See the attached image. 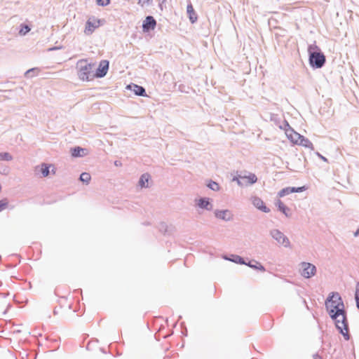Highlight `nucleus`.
I'll list each match as a JSON object with an SVG mask.
<instances>
[{
  "label": "nucleus",
  "instance_id": "a211bd4d",
  "mask_svg": "<svg viewBox=\"0 0 359 359\" xmlns=\"http://www.w3.org/2000/svg\"><path fill=\"white\" fill-rule=\"evenodd\" d=\"M245 265H246L253 269L260 271L262 272H264L266 271L265 267L259 262H257L255 259H251V260L248 261V262H245Z\"/></svg>",
  "mask_w": 359,
  "mask_h": 359
},
{
  "label": "nucleus",
  "instance_id": "f8f14e48",
  "mask_svg": "<svg viewBox=\"0 0 359 359\" xmlns=\"http://www.w3.org/2000/svg\"><path fill=\"white\" fill-rule=\"evenodd\" d=\"M217 219L229 222L233 219V214L229 210H216L214 212Z\"/></svg>",
  "mask_w": 359,
  "mask_h": 359
},
{
  "label": "nucleus",
  "instance_id": "8fccbe9b",
  "mask_svg": "<svg viewBox=\"0 0 359 359\" xmlns=\"http://www.w3.org/2000/svg\"><path fill=\"white\" fill-rule=\"evenodd\" d=\"M38 336L41 337V336H42V334H40V333H39V334H38Z\"/></svg>",
  "mask_w": 359,
  "mask_h": 359
},
{
  "label": "nucleus",
  "instance_id": "f257e3e1",
  "mask_svg": "<svg viewBox=\"0 0 359 359\" xmlns=\"http://www.w3.org/2000/svg\"><path fill=\"white\" fill-rule=\"evenodd\" d=\"M326 311L334 321L335 327L339 333L341 334L346 341L351 338L349 333L347 311L345 309L341 297L337 292H331L327 297L325 302Z\"/></svg>",
  "mask_w": 359,
  "mask_h": 359
},
{
  "label": "nucleus",
  "instance_id": "79ce46f5",
  "mask_svg": "<svg viewBox=\"0 0 359 359\" xmlns=\"http://www.w3.org/2000/svg\"><path fill=\"white\" fill-rule=\"evenodd\" d=\"M355 299L357 308L359 309V297Z\"/></svg>",
  "mask_w": 359,
  "mask_h": 359
},
{
  "label": "nucleus",
  "instance_id": "412c9836",
  "mask_svg": "<svg viewBox=\"0 0 359 359\" xmlns=\"http://www.w3.org/2000/svg\"><path fill=\"white\" fill-rule=\"evenodd\" d=\"M297 145L302 146L305 148L311 149V150H313V143L306 137L304 135H301L299 142L297 143Z\"/></svg>",
  "mask_w": 359,
  "mask_h": 359
},
{
  "label": "nucleus",
  "instance_id": "4c0bfd02",
  "mask_svg": "<svg viewBox=\"0 0 359 359\" xmlns=\"http://www.w3.org/2000/svg\"><path fill=\"white\" fill-rule=\"evenodd\" d=\"M359 297V282L357 283L355 292V299Z\"/></svg>",
  "mask_w": 359,
  "mask_h": 359
},
{
  "label": "nucleus",
  "instance_id": "37998d69",
  "mask_svg": "<svg viewBox=\"0 0 359 359\" xmlns=\"http://www.w3.org/2000/svg\"><path fill=\"white\" fill-rule=\"evenodd\" d=\"M355 237H357L359 235V229H358L353 233Z\"/></svg>",
  "mask_w": 359,
  "mask_h": 359
},
{
  "label": "nucleus",
  "instance_id": "0eeeda50",
  "mask_svg": "<svg viewBox=\"0 0 359 359\" xmlns=\"http://www.w3.org/2000/svg\"><path fill=\"white\" fill-rule=\"evenodd\" d=\"M302 276L305 278H310L316 273V267L314 264L309 262H302Z\"/></svg>",
  "mask_w": 359,
  "mask_h": 359
},
{
  "label": "nucleus",
  "instance_id": "ea45409f",
  "mask_svg": "<svg viewBox=\"0 0 359 359\" xmlns=\"http://www.w3.org/2000/svg\"><path fill=\"white\" fill-rule=\"evenodd\" d=\"M313 359H322V357L318 353H316L313 355Z\"/></svg>",
  "mask_w": 359,
  "mask_h": 359
},
{
  "label": "nucleus",
  "instance_id": "6e6552de",
  "mask_svg": "<svg viewBox=\"0 0 359 359\" xmlns=\"http://www.w3.org/2000/svg\"><path fill=\"white\" fill-rule=\"evenodd\" d=\"M156 20L151 15H147L142 22V31L145 33L153 31L156 27Z\"/></svg>",
  "mask_w": 359,
  "mask_h": 359
},
{
  "label": "nucleus",
  "instance_id": "393cba45",
  "mask_svg": "<svg viewBox=\"0 0 359 359\" xmlns=\"http://www.w3.org/2000/svg\"><path fill=\"white\" fill-rule=\"evenodd\" d=\"M257 177L253 173H250L248 176H246L247 186L254 184L257 182Z\"/></svg>",
  "mask_w": 359,
  "mask_h": 359
},
{
  "label": "nucleus",
  "instance_id": "e433bc0d",
  "mask_svg": "<svg viewBox=\"0 0 359 359\" xmlns=\"http://www.w3.org/2000/svg\"><path fill=\"white\" fill-rule=\"evenodd\" d=\"M62 48V46H52L50 48H49L48 49V52H51V51H55V50H60Z\"/></svg>",
  "mask_w": 359,
  "mask_h": 359
},
{
  "label": "nucleus",
  "instance_id": "a19ab883",
  "mask_svg": "<svg viewBox=\"0 0 359 359\" xmlns=\"http://www.w3.org/2000/svg\"><path fill=\"white\" fill-rule=\"evenodd\" d=\"M114 165H115L116 166H119V165H121V163L119 161H114Z\"/></svg>",
  "mask_w": 359,
  "mask_h": 359
},
{
  "label": "nucleus",
  "instance_id": "473e14b6",
  "mask_svg": "<svg viewBox=\"0 0 359 359\" xmlns=\"http://www.w3.org/2000/svg\"><path fill=\"white\" fill-rule=\"evenodd\" d=\"M9 169L6 165H0V173L2 175H8Z\"/></svg>",
  "mask_w": 359,
  "mask_h": 359
},
{
  "label": "nucleus",
  "instance_id": "4468645a",
  "mask_svg": "<svg viewBox=\"0 0 359 359\" xmlns=\"http://www.w3.org/2000/svg\"><path fill=\"white\" fill-rule=\"evenodd\" d=\"M187 13L188 18L191 24H194L198 20V14L195 11L193 5L191 2H189L187 6Z\"/></svg>",
  "mask_w": 359,
  "mask_h": 359
},
{
  "label": "nucleus",
  "instance_id": "5701e85b",
  "mask_svg": "<svg viewBox=\"0 0 359 359\" xmlns=\"http://www.w3.org/2000/svg\"><path fill=\"white\" fill-rule=\"evenodd\" d=\"M233 181H236L238 184V185H239L240 187H244V186H247V183H246V176H240V175H238V176H234L233 177Z\"/></svg>",
  "mask_w": 359,
  "mask_h": 359
},
{
  "label": "nucleus",
  "instance_id": "2f4dec72",
  "mask_svg": "<svg viewBox=\"0 0 359 359\" xmlns=\"http://www.w3.org/2000/svg\"><path fill=\"white\" fill-rule=\"evenodd\" d=\"M167 224L165 222H161L158 225L159 231L163 233H167Z\"/></svg>",
  "mask_w": 359,
  "mask_h": 359
},
{
  "label": "nucleus",
  "instance_id": "49530a36",
  "mask_svg": "<svg viewBox=\"0 0 359 359\" xmlns=\"http://www.w3.org/2000/svg\"><path fill=\"white\" fill-rule=\"evenodd\" d=\"M90 342H89V343L87 344V349H89V348H90Z\"/></svg>",
  "mask_w": 359,
  "mask_h": 359
},
{
  "label": "nucleus",
  "instance_id": "09e8293b",
  "mask_svg": "<svg viewBox=\"0 0 359 359\" xmlns=\"http://www.w3.org/2000/svg\"><path fill=\"white\" fill-rule=\"evenodd\" d=\"M298 161H299V162H301V161H302L301 158H298Z\"/></svg>",
  "mask_w": 359,
  "mask_h": 359
},
{
  "label": "nucleus",
  "instance_id": "c9c22d12",
  "mask_svg": "<svg viewBox=\"0 0 359 359\" xmlns=\"http://www.w3.org/2000/svg\"><path fill=\"white\" fill-rule=\"evenodd\" d=\"M280 128H283L285 132H286V129L292 128L286 120L283 121V126H280Z\"/></svg>",
  "mask_w": 359,
  "mask_h": 359
},
{
  "label": "nucleus",
  "instance_id": "1a4fd4ad",
  "mask_svg": "<svg viewBox=\"0 0 359 359\" xmlns=\"http://www.w3.org/2000/svg\"><path fill=\"white\" fill-rule=\"evenodd\" d=\"M307 187L306 186L302 187H287L285 188L282 189L278 193V196L279 197H284L287 195H289L292 193H301L304 191L306 190Z\"/></svg>",
  "mask_w": 359,
  "mask_h": 359
},
{
  "label": "nucleus",
  "instance_id": "7ed1b4c3",
  "mask_svg": "<svg viewBox=\"0 0 359 359\" xmlns=\"http://www.w3.org/2000/svg\"><path fill=\"white\" fill-rule=\"evenodd\" d=\"M95 64L88 63L87 60H80L76 63L77 75L83 81H90L94 79L93 68Z\"/></svg>",
  "mask_w": 359,
  "mask_h": 359
},
{
  "label": "nucleus",
  "instance_id": "f3484780",
  "mask_svg": "<svg viewBox=\"0 0 359 359\" xmlns=\"http://www.w3.org/2000/svg\"><path fill=\"white\" fill-rule=\"evenodd\" d=\"M87 149L81 147L76 146L71 149V156L73 158L83 157L86 154Z\"/></svg>",
  "mask_w": 359,
  "mask_h": 359
},
{
  "label": "nucleus",
  "instance_id": "20e7f679",
  "mask_svg": "<svg viewBox=\"0 0 359 359\" xmlns=\"http://www.w3.org/2000/svg\"><path fill=\"white\" fill-rule=\"evenodd\" d=\"M104 20L96 18L95 16H90L86 22L84 33L86 35L92 34L95 30L103 24Z\"/></svg>",
  "mask_w": 359,
  "mask_h": 359
},
{
  "label": "nucleus",
  "instance_id": "a878e982",
  "mask_svg": "<svg viewBox=\"0 0 359 359\" xmlns=\"http://www.w3.org/2000/svg\"><path fill=\"white\" fill-rule=\"evenodd\" d=\"M90 180H91V176L88 172H84L80 175L79 180L86 184H89Z\"/></svg>",
  "mask_w": 359,
  "mask_h": 359
},
{
  "label": "nucleus",
  "instance_id": "cd10ccee",
  "mask_svg": "<svg viewBox=\"0 0 359 359\" xmlns=\"http://www.w3.org/2000/svg\"><path fill=\"white\" fill-rule=\"evenodd\" d=\"M20 26H21V29H20L19 32L22 35H25L31 30L29 26L27 25L21 24Z\"/></svg>",
  "mask_w": 359,
  "mask_h": 359
},
{
  "label": "nucleus",
  "instance_id": "4be33fe9",
  "mask_svg": "<svg viewBox=\"0 0 359 359\" xmlns=\"http://www.w3.org/2000/svg\"><path fill=\"white\" fill-rule=\"evenodd\" d=\"M206 186L210 189H211L214 191H217L220 189L219 184L217 182L213 181L212 180H208L206 182Z\"/></svg>",
  "mask_w": 359,
  "mask_h": 359
},
{
  "label": "nucleus",
  "instance_id": "dca6fc26",
  "mask_svg": "<svg viewBox=\"0 0 359 359\" xmlns=\"http://www.w3.org/2000/svg\"><path fill=\"white\" fill-rule=\"evenodd\" d=\"M287 138L294 144H297L302 135L294 130L293 128L286 129Z\"/></svg>",
  "mask_w": 359,
  "mask_h": 359
},
{
  "label": "nucleus",
  "instance_id": "423d86ee",
  "mask_svg": "<svg viewBox=\"0 0 359 359\" xmlns=\"http://www.w3.org/2000/svg\"><path fill=\"white\" fill-rule=\"evenodd\" d=\"M109 67V61L106 60H102L100 62L97 68L94 72V74H93L94 79L95 78L101 79V78L104 77L106 76V74H107Z\"/></svg>",
  "mask_w": 359,
  "mask_h": 359
},
{
  "label": "nucleus",
  "instance_id": "72a5a7b5",
  "mask_svg": "<svg viewBox=\"0 0 359 359\" xmlns=\"http://www.w3.org/2000/svg\"><path fill=\"white\" fill-rule=\"evenodd\" d=\"M96 2L100 6H106L110 4V0H96Z\"/></svg>",
  "mask_w": 359,
  "mask_h": 359
},
{
  "label": "nucleus",
  "instance_id": "aec40b11",
  "mask_svg": "<svg viewBox=\"0 0 359 359\" xmlns=\"http://www.w3.org/2000/svg\"><path fill=\"white\" fill-rule=\"evenodd\" d=\"M275 204L278 210L284 214L285 217H289L290 216L288 213L290 209L286 206L281 200L278 199Z\"/></svg>",
  "mask_w": 359,
  "mask_h": 359
},
{
  "label": "nucleus",
  "instance_id": "6ab92c4d",
  "mask_svg": "<svg viewBox=\"0 0 359 359\" xmlns=\"http://www.w3.org/2000/svg\"><path fill=\"white\" fill-rule=\"evenodd\" d=\"M151 175L148 172L143 173L139 180L138 184L141 188L149 187V182L151 180Z\"/></svg>",
  "mask_w": 359,
  "mask_h": 359
},
{
  "label": "nucleus",
  "instance_id": "b1692460",
  "mask_svg": "<svg viewBox=\"0 0 359 359\" xmlns=\"http://www.w3.org/2000/svg\"><path fill=\"white\" fill-rule=\"evenodd\" d=\"M50 168V165L46 163H42L41 165L40 172H41L43 177H47L49 175Z\"/></svg>",
  "mask_w": 359,
  "mask_h": 359
},
{
  "label": "nucleus",
  "instance_id": "9b49d317",
  "mask_svg": "<svg viewBox=\"0 0 359 359\" xmlns=\"http://www.w3.org/2000/svg\"><path fill=\"white\" fill-rule=\"evenodd\" d=\"M126 88L133 91L135 95L141 97L147 96L145 88L142 86L131 83L127 86Z\"/></svg>",
  "mask_w": 359,
  "mask_h": 359
},
{
  "label": "nucleus",
  "instance_id": "de8ad7c7",
  "mask_svg": "<svg viewBox=\"0 0 359 359\" xmlns=\"http://www.w3.org/2000/svg\"><path fill=\"white\" fill-rule=\"evenodd\" d=\"M100 350H101V351H102V353H106V351H104V348H100Z\"/></svg>",
  "mask_w": 359,
  "mask_h": 359
},
{
  "label": "nucleus",
  "instance_id": "58836bf2",
  "mask_svg": "<svg viewBox=\"0 0 359 359\" xmlns=\"http://www.w3.org/2000/svg\"><path fill=\"white\" fill-rule=\"evenodd\" d=\"M316 154L320 158L322 159L323 161L325 162H328V160L326 157L323 156L321 154H320L319 152H316Z\"/></svg>",
  "mask_w": 359,
  "mask_h": 359
},
{
  "label": "nucleus",
  "instance_id": "c85d7f7f",
  "mask_svg": "<svg viewBox=\"0 0 359 359\" xmlns=\"http://www.w3.org/2000/svg\"><path fill=\"white\" fill-rule=\"evenodd\" d=\"M36 71V72L39 71V69L37 67L31 68L25 72V76L27 78H31V77L34 76L33 74Z\"/></svg>",
  "mask_w": 359,
  "mask_h": 359
},
{
  "label": "nucleus",
  "instance_id": "a18cd8bd",
  "mask_svg": "<svg viewBox=\"0 0 359 359\" xmlns=\"http://www.w3.org/2000/svg\"><path fill=\"white\" fill-rule=\"evenodd\" d=\"M182 334H183L184 335L187 336V329H185V330H184V332H182Z\"/></svg>",
  "mask_w": 359,
  "mask_h": 359
},
{
  "label": "nucleus",
  "instance_id": "2eb2a0df",
  "mask_svg": "<svg viewBox=\"0 0 359 359\" xmlns=\"http://www.w3.org/2000/svg\"><path fill=\"white\" fill-rule=\"evenodd\" d=\"M222 257L224 259L230 261L235 264H241V265L245 264V261L244 258L238 255H235V254H231L229 255H224Z\"/></svg>",
  "mask_w": 359,
  "mask_h": 359
},
{
  "label": "nucleus",
  "instance_id": "f03ea898",
  "mask_svg": "<svg viewBox=\"0 0 359 359\" xmlns=\"http://www.w3.org/2000/svg\"><path fill=\"white\" fill-rule=\"evenodd\" d=\"M309 63L313 69L322 68L326 62V57L321 49L316 45V41L308 46Z\"/></svg>",
  "mask_w": 359,
  "mask_h": 359
},
{
  "label": "nucleus",
  "instance_id": "7c9ffc66",
  "mask_svg": "<svg viewBox=\"0 0 359 359\" xmlns=\"http://www.w3.org/2000/svg\"><path fill=\"white\" fill-rule=\"evenodd\" d=\"M277 29L279 30L278 32H276L275 34L276 38L278 39L279 37H283L285 36L286 30L284 29H282L280 27H277Z\"/></svg>",
  "mask_w": 359,
  "mask_h": 359
},
{
  "label": "nucleus",
  "instance_id": "f704fd0d",
  "mask_svg": "<svg viewBox=\"0 0 359 359\" xmlns=\"http://www.w3.org/2000/svg\"><path fill=\"white\" fill-rule=\"evenodd\" d=\"M152 2V0H139L138 4L141 6L145 5H149Z\"/></svg>",
  "mask_w": 359,
  "mask_h": 359
},
{
  "label": "nucleus",
  "instance_id": "bb28decb",
  "mask_svg": "<svg viewBox=\"0 0 359 359\" xmlns=\"http://www.w3.org/2000/svg\"><path fill=\"white\" fill-rule=\"evenodd\" d=\"M13 159L12 155L8 152H1L0 153V160L1 161H9Z\"/></svg>",
  "mask_w": 359,
  "mask_h": 359
},
{
  "label": "nucleus",
  "instance_id": "c03bdc74",
  "mask_svg": "<svg viewBox=\"0 0 359 359\" xmlns=\"http://www.w3.org/2000/svg\"><path fill=\"white\" fill-rule=\"evenodd\" d=\"M163 1L162 3H160L158 5L159 8H161V11L163 10Z\"/></svg>",
  "mask_w": 359,
  "mask_h": 359
},
{
  "label": "nucleus",
  "instance_id": "ddd939ff",
  "mask_svg": "<svg viewBox=\"0 0 359 359\" xmlns=\"http://www.w3.org/2000/svg\"><path fill=\"white\" fill-rule=\"evenodd\" d=\"M199 208L206 210H212L213 205L210 202V198L207 197H201L196 203Z\"/></svg>",
  "mask_w": 359,
  "mask_h": 359
},
{
  "label": "nucleus",
  "instance_id": "c756f323",
  "mask_svg": "<svg viewBox=\"0 0 359 359\" xmlns=\"http://www.w3.org/2000/svg\"><path fill=\"white\" fill-rule=\"evenodd\" d=\"M8 205V200L7 198H4L0 200V212L7 208Z\"/></svg>",
  "mask_w": 359,
  "mask_h": 359
},
{
  "label": "nucleus",
  "instance_id": "39448f33",
  "mask_svg": "<svg viewBox=\"0 0 359 359\" xmlns=\"http://www.w3.org/2000/svg\"><path fill=\"white\" fill-rule=\"evenodd\" d=\"M270 235L278 244L283 245L285 248L290 247V242L288 238L280 230L273 229L270 231Z\"/></svg>",
  "mask_w": 359,
  "mask_h": 359
},
{
  "label": "nucleus",
  "instance_id": "9d476101",
  "mask_svg": "<svg viewBox=\"0 0 359 359\" xmlns=\"http://www.w3.org/2000/svg\"><path fill=\"white\" fill-rule=\"evenodd\" d=\"M251 202L257 209L262 212L268 213L270 212V209L265 205V203L261 198L256 196H252L251 198Z\"/></svg>",
  "mask_w": 359,
  "mask_h": 359
}]
</instances>
